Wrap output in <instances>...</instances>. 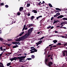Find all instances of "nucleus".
Here are the masks:
<instances>
[{
	"label": "nucleus",
	"instance_id": "obj_1",
	"mask_svg": "<svg viewBox=\"0 0 67 67\" xmlns=\"http://www.w3.org/2000/svg\"><path fill=\"white\" fill-rule=\"evenodd\" d=\"M26 57V56H23V57H17V59H19V62L20 63L21 62H23V61L25 62L26 60H25V58Z\"/></svg>",
	"mask_w": 67,
	"mask_h": 67
},
{
	"label": "nucleus",
	"instance_id": "obj_2",
	"mask_svg": "<svg viewBox=\"0 0 67 67\" xmlns=\"http://www.w3.org/2000/svg\"><path fill=\"white\" fill-rule=\"evenodd\" d=\"M33 28H32L29 30L28 33H26L25 35V36L26 38H27L31 34V32L33 31Z\"/></svg>",
	"mask_w": 67,
	"mask_h": 67
},
{
	"label": "nucleus",
	"instance_id": "obj_3",
	"mask_svg": "<svg viewBox=\"0 0 67 67\" xmlns=\"http://www.w3.org/2000/svg\"><path fill=\"white\" fill-rule=\"evenodd\" d=\"M65 55L67 56V51H64L63 53V56H65Z\"/></svg>",
	"mask_w": 67,
	"mask_h": 67
},
{
	"label": "nucleus",
	"instance_id": "obj_4",
	"mask_svg": "<svg viewBox=\"0 0 67 67\" xmlns=\"http://www.w3.org/2000/svg\"><path fill=\"white\" fill-rule=\"evenodd\" d=\"M17 59V58L16 57H15L13 58H10L9 59L10 60H11V62H12V61H13V60H16V59Z\"/></svg>",
	"mask_w": 67,
	"mask_h": 67
},
{
	"label": "nucleus",
	"instance_id": "obj_5",
	"mask_svg": "<svg viewBox=\"0 0 67 67\" xmlns=\"http://www.w3.org/2000/svg\"><path fill=\"white\" fill-rule=\"evenodd\" d=\"M22 39L21 37H20L18 39H15V41H17V42H20V41H22Z\"/></svg>",
	"mask_w": 67,
	"mask_h": 67
},
{
	"label": "nucleus",
	"instance_id": "obj_6",
	"mask_svg": "<svg viewBox=\"0 0 67 67\" xmlns=\"http://www.w3.org/2000/svg\"><path fill=\"white\" fill-rule=\"evenodd\" d=\"M24 31H23L22 32H21L20 34L18 35V36L16 37V38H17V37H18L19 36H22V35H23V34H24Z\"/></svg>",
	"mask_w": 67,
	"mask_h": 67
},
{
	"label": "nucleus",
	"instance_id": "obj_7",
	"mask_svg": "<svg viewBox=\"0 0 67 67\" xmlns=\"http://www.w3.org/2000/svg\"><path fill=\"white\" fill-rule=\"evenodd\" d=\"M64 23L66 24H67V22H66V21L63 22L61 23V24H60V25H62V24H64Z\"/></svg>",
	"mask_w": 67,
	"mask_h": 67
},
{
	"label": "nucleus",
	"instance_id": "obj_8",
	"mask_svg": "<svg viewBox=\"0 0 67 67\" xmlns=\"http://www.w3.org/2000/svg\"><path fill=\"white\" fill-rule=\"evenodd\" d=\"M23 10V7H20L19 9L20 12H21Z\"/></svg>",
	"mask_w": 67,
	"mask_h": 67
},
{
	"label": "nucleus",
	"instance_id": "obj_9",
	"mask_svg": "<svg viewBox=\"0 0 67 67\" xmlns=\"http://www.w3.org/2000/svg\"><path fill=\"white\" fill-rule=\"evenodd\" d=\"M64 17V16H63V15H61L60 16H59L58 17H57V18H58V19H59V18H63Z\"/></svg>",
	"mask_w": 67,
	"mask_h": 67
},
{
	"label": "nucleus",
	"instance_id": "obj_10",
	"mask_svg": "<svg viewBox=\"0 0 67 67\" xmlns=\"http://www.w3.org/2000/svg\"><path fill=\"white\" fill-rule=\"evenodd\" d=\"M47 62H48V59H46L45 60V63L46 65H47Z\"/></svg>",
	"mask_w": 67,
	"mask_h": 67
},
{
	"label": "nucleus",
	"instance_id": "obj_11",
	"mask_svg": "<svg viewBox=\"0 0 67 67\" xmlns=\"http://www.w3.org/2000/svg\"><path fill=\"white\" fill-rule=\"evenodd\" d=\"M34 26V24H29V27H31V26Z\"/></svg>",
	"mask_w": 67,
	"mask_h": 67
},
{
	"label": "nucleus",
	"instance_id": "obj_12",
	"mask_svg": "<svg viewBox=\"0 0 67 67\" xmlns=\"http://www.w3.org/2000/svg\"><path fill=\"white\" fill-rule=\"evenodd\" d=\"M21 38H22V40H24V39H25L26 38L25 37V35L21 37Z\"/></svg>",
	"mask_w": 67,
	"mask_h": 67
},
{
	"label": "nucleus",
	"instance_id": "obj_13",
	"mask_svg": "<svg viewBox=\"0 0 67 67\" xmlns=\"http://www.w3.org/2000/svg\"><path fill=\"white\" fill-rule=\"evenodd\" d=\"M19 46H15L13 47L12 48H16V47H18Z\"/></svg>",
	"mask_w": 67,
	"mask_h": 67
},
{
	"label": "nucleus",
	"instance_id": "obj_14",
	"mask_svg": "<svg viewBox=\"0 0 67 67\" xmlns=\"http://www.w3.org/2000/svg\"><path fill=\"white\" fill-rule=\"evenodd\" d=\"M34 16H31V18L30 20H33L34 18Z\"/></svg>",
	"mask_w": 67,
	"mask_h": 67
},
{
	"label": "nucleus",
	"instance_id": "obj_15",
	"mask_svg": "<svg viewBox=\"0 0 67 67\" xmlns=\"http://www.w3.org/2000/svg\"><path fill=\"white\" fill-rule=\"evenodd\" d=\"M55 9L57 10H59L60 11L62 10L58 8H55Z\"/></svg>",
	"mask_w": 67,
	"mask_h": 67
},
{
	"label": "nucleus",
	"instance_id": "obj_16",
	"mask_svg": "<svg viewBox=\"0 0 67 67\" xmlns=\"http://www.w3.org/2000/svg\"><path fill=\"white\" fill-rule=\"evenodd\" d=\"M42 16H40L38 17H37L36 18V19L37 20H38V19L40 18H42Z\"/></svg>",
	"mask_w": 67,
	"mask_h": 67
},
{
	"label": "nucleus",
	"instance_id": "obj_17",
	"mask_svg": "<svg viewBox=\"0 0 67 67\" xmlns=\"http://www.w3.org/2000/svg\"><path fill=\"white\" fill-rule=\"evenodd\" d=\"M5 44L7 45H8V46H9V47H10V46H11V45H12V44H8L7 43H5Z\"/></svg>",
	"mask_w": 67,
	"mask_h": 67
},
{
	"label": "nucleus",
	"instance_id": "obj_18",
	"mask_svg": "<svg viewBox=\"0 0 67 67\" xmlns=\"http://www.w3.org/2000/svg\"><path fill=\"white\" fill-rule=\"evenodd\" d=\"M11 65V62L8 63L7 64V66H9Z\"/></svg>",
	"mask_w": 67,
	"mask_h": 67
},
{
	"label": "nucleus",
	"instance_id": "obj_19",
	"mask_svg": "<svg viewBox=\"0 0 67 67\" xmlns=\"http://www.w3.org/2000/svg\"><path fill=\"white\" fill-rule=\"evenodd\" d=\"M31 57L32 59H34L35 58V56L34 55H32L31 56Z\"/></svg>",
	"mask_w": 67,
	"mask_h": 67
},
{
	"label": "nucleus",
	"instance_id": "obj_20",
	"mask_svg": "<svg viewBox=\"0 0 67 67\" xmlns=\"http://www.w3.org/2000/svg\"><path fill=\"white\" fill-rule=\"evenodd\" d=\"M63 20H64V21H65V20H67V18H62Z\"/></svg>",
	"mask_w": 67,
	"mask_h": 67
},
{
	"label": "nucleus",
	"instance_id": "obj_21",
	"mask_svg": "<svg viewBox=\"0 0 67 67\" xmlns=\"http://www.w3.org/2000/svg\"><path fill=\"white\" fill-rule=\"evenodd\" d=\"M51 47H52H52H53V48H54V47L55 48V47H57V46H56V45H54L52 46H51Z\"/></svg>",
	"mask_w": 67,
	"mask_h": 67
},
{
	"label": "nucleus",
	"instance_id": "obj_22",
	"mask_svg": "<svg viewBox=\"0 0 67 67\" xmlns=\"http://www.w3.org/2000/svg\"><path fill=\"white\" fill-rule=\"evenodd\" d=\"M53 42L54 43H57V41L56 40H54L53 41Z\"/></svg>",
	"mask_w": 67,
	"mask_h": 67
},
{
	"label": "nucleus",
	"instance_id": "obj_23",
	"mask_svg": "<svg viewBox=\"0 0 67 67\" xmlns=\"http://www.w3.org/2000/svg\"><path fill=\"white\" fill-rule=\"evenodd\" d=\"M42 42V41L41 40L38 42V43L39 44H41Z\"/></svg>",
	"mask_w": 67,
	"mask_h": 67
},
{
	"label": "nucleus",
	"instance_id": "obj_24",
	"mask_svg": "<svg viewBox=\"0 0 67 67\" xmlns=\"http://www.w3.org/2000/svg\"><path fill=\"white\" fill-rule=\"evenodd\" d=\"M48 5L50 7H51V8H52V5L51 3H49L48 4Z\"/></svg>",
	"mask_w": 67,
	"mask_h": 67
},
{
	"label": "nucleus",
	"instance_id": "obj_25",
	"mask_svg": "<svg viewBox=\"0 0 67 67\" xmlns=\"http://www.w3.org/2000/svg\"><path fill=\"white\" fill-rule=\"evenodd\" d=\"M30 6V4L29 3H27L26 6L27 7H29V6Z\"/></svg>",
	"mask_w": 67,
	"mask_h": 67
},
{
	"label": "nucleus",
	"instance_id": "obj_26",
	"mask_svg": "<svg viewBox=\"0 0 67 67\" xmlns=\"http://www.w3.org/2000/svg\"><path fill=\"white\" fill-rule=\"evenodd\" d=\"M58 44H57L56 45H60L62 44H61L60 43H58Z\"/></svg>",
	"mask_w": 67,
	"mask_h": 67
},
{
	"label": "nucleus",
	"instance_id": "obj_27",
	"mask_svg": "<svg viewBox=\"0 0 67 67\" xmlns=\"http://www.w3.org/2000/svg\"><path fill=\"white\" fill-rule=\"evenodd\" d=\"M26 60H32V58H27V59H26Z\"/></svg>",
	"mask_w": 67,
	"mask_h": 67
},
{
	"label": "nucleus",
	"instance_id": "obj_28",
	"mask_svg": "<svg viewBox=\"0 0 67 67\" xmlns=\"http://www.w3.org/2000/svg\"><path fill=\"white\" fill-rule=\"evenodd\" d=\"M60 14L59 13H57L56 14H57V16H58V15H59Z\"/></svg>",
	"mask_w": 67,
	"mask_h": 67
},
{
	"label": "nucleus",
	"instance_id": "obj_29",
	"mask_svg": "<svg viewBox=\"0 0 67 67\" xmlns=\"http://www.w3.org/2000/svg\"><path fill=\"white\" fill-rule=\"evenodd\" d=\"M57 21H54V23H53V24H55V23H57Z\"/></svg>",
	"mask_w": 67,
	"mask_h": 67
},
{
	"label": "nucleus",
	"instance_id": "obj_30",
	"mask_svg": "<svg viewBox=\"0 0 67 67\" xmlns=\"http://www.w3.org/2000/svg\"><path fill=\"white\" fill-rule=\"evenodd\" d=\"M3 40V38H2L0 37V41H2V42H3L2 41Z\"/></svg>",
	"mask_w": 67,
	"mask_h": 67
},
{
	"label": "nucleus",
	"instance_id": "obj_31",
	"mask_svg": "<svg viewBox=\"0 0 67 67\" xmlns=\"http://www.w3.org/2000/svg\"><path fill=\"white\" fill-rule=\"evenodd\" d=\"M40 23L41 24H42V22H43V20L42 19L41 20H40Z\"/></svg>",
	"mask_w": 67,
	"mask_h": 67
},
{
	"label": "nucleus",
	"instance_id": "obj_32",
	"mask_svg": "<svg viewBox=\"0 0 67 67\" xmlns=\"http://www.w3.org/2000/svg\"><path fill=\"white\" fill-rule=\"evenodd\" d=\"M20 14H21V13L20 12H18L17 13V15H20Z\"/></svg>",
	"mask_w": 67,
	"mask_h": 67
},
{
	"label": "nucleus",
	"instance_id": "obj_33",
	"mask_svg": "<svg viewBox=\"0 0 67 67\" xmlns=\"http://www.w3.org/2000/svg\"><path fill=\"white\" fill-rule=\"evenodd\" d=\"M0 49H1V51H3V48H2V46H1L0 48Z\"/></svg>",
	"mask_w": 67,
	"mask_h": 67
},
{
	"label": "nucleus",
	"instance_id": "obj_34",
	"mask_svg": "<svg viewBox=\"0 0 67 67\" xmlns=\"http://www.w3.org/2000/svg\"><path fill=\"white\" fill-rule=\"evenodd\" d=\"M34 12L35 13H37V11L36 10H34Z\"/></svg>",
	"mask_w": 67,
	"mask_h": 67
},
{
	"label": "nucleus",
	"instance_id": "obj_35",
	"mask_svg": "<svg viewBox=\"0 0 67 67\" xmlns=\"http://www.w3.org/2000/svg\"><path fill=\"white\" fill-rule=\"evenodd\" d=\"M64 37L65 38H67V34L66 35V36H63V37Z\"/></svg>",
	"mask_w": 67,
	"mask_h": 67
},
{
	"label": "nucleus",
	"instance_id": "obj_36",
	"mask_svg": "<svg viewBox=\"0 0 67 67\" xmlns=\"http://www.w3.org/2000/svg\"><path fill=\"white\" fill-rule=\"evenodd\" d=\"M1 5H4V3H1L0 4Z\"/></svg>",
	"mask_w": 67,
	"mask_h": 67
},
{
	"label": "nucleus",
	"instance_id": "obj_37",
	"mask_svg": "<svg viewBox=\"0 0 67 67\" xmlns=\"http://www.w3.org/2000/svg\"><path fill=\"white\" fill-rule=\"evenodd\" d=\"M51 27V26H49L48 27H47V29H50Z\"/></svg>",
	"mask_w": 67,
	"mask_h": 67
},
{
	"label": "nucleus",
	"instance_id": "obj_38",
	"mask_svg": "<svg viewBox=\"0 0 67 67\" xmlns=\"http://www.w3.org/2000/svg\"><path fill=\"white\" fill-rule=\"evenodd\" d=\"M12 44H16V42H12Z\"/></svg>",
	"mask_w": 67,
	"mask_h": 67
},
{
	"label": "nucleus",
	"instance_id": "obj_39",
	"mask_svg": "<svg viewBox=\"0 0 67 67\" xmlns=\"http://www.w3.org/2000/svg\"><path fill=\"white\" fill-rule=\"evenodd\" d=\"M5 8H8V7H9V6H8V5H5Z\"/></svg>",
	"mask_w": 67,
	"mask_h": 67
},
{
	"label": "nucleus",
	"instance_id": "obj_40",
	"mask_svg": "<svg viewBox=\"0 0 67 67\" xmlns=\"http://www.w3.org/2000/svg\"><path fill=\"white\" fill-rule=\"evenodd\" d=\"M34 51V52H37V50L35 48V49Z\"/></svg>",
	"mask_w": 67,
	"mask_h": 67
},
{
	"label": "nucleus",
	"instance_id": "obj_41",
	"mask_svg": "<svg viewBox=\"0 0 67 67\" xmlns=\"http://www.w3.org/2000/svg\"><path fill=\"white\" fill-rule=\"evenodd\" d=\"M0 65H2L1 66H3V64L1 62H0Z\"/></svg>",
	"mask_w": 67,
	"mask_h": 67
},
{
	"label": "nucleus",
	"instance_id": "obj_42",
	"mask_svg": "<svg viewBox=\"0 0 67 67\" xmlns=\"http://www.w3.org/2000/svg\"><path fill=\"white\" fill-rule=\"evenodd\" d=\"M12 39H7L8 41H12Z\"/></svg>",
	"mask_w": 67,
	"mask_h": 67
},
{
	"label": "nucleus",
	"instance_id": "obj_43",
	"mask_svg": "<svg viewBox=\"0 0 67 67\" xmlns=\"http://www.w3.org/2000/svg\"><path fill=\"white\" fill-rule=\"evenodd\" d=\"M57 12H59V10H56L55 12V13H56Z\"/></svg>",
	"mask_w": 67,
	"mask_h": 67
},
{
	"label": "nucleus",
	"instance_id": "obj_44",
	"mask_svg": "<svg viewBox=\"0 0 67 67\" xmlns=\"http://www.w3.org/2000/svg\"><path fill=\"white\" fill-rule=\"evenodd\" d=\"M36 44H37V46H38V45H39V44H39V43H38V42L36 43Z\"/></svg>",
	"mask_w": 67,
	"mask_h": 67
},
{
	"label": "nucleus",
	"instance_id": "obj_45",
	"mask_svg": "<svg viewBox=\"0 0 67 67\" xmlns=\"http://www.w3.org/2000/svg\"><path fill=\"white\" fill-rule=\"evenodd\" d=\"M34 51H32L31 52V53H34Z\"/></svg>",
	"mask_w": 67,
	"mask_h": 67
},
{
	"label": "nucleus",
	"instance_id": "obj_46",
	"mask_svg": "<svg viewBox=\"0 0 67 67\" xmlns=\"http://www.w3.org/2000/svg\"><path fill=\"white\" fill-rule=\"evenodd\" d=\"M53 19H54V17H52L51 18V21H52Z\"/></svg>",
	"mask_w": 67,
	"mask_h": 67
},
{
	"label": "nucleus",
	"instance_id": "obj_47",
	"mask_svg": "<svg viewBox=\"0 0 67 67\" xmlns=\"http://www.w3.org/2000/svg\"><path fill=\"white\" fill-rule=\"evenodd\" d=\"M30 15H31V14L30 13L28 14V15H27L28 16H30Z\"/></svg>",
	"mask_w": 67,
	"mask_h": 67
},
{
	"label": "nucleus",
	"instance_id": "obj_48",
	"mask_svg": "<svg viewBox=\"0 0 67 67\" xmlns=\"http://www.w3.org/2000/svg\"><path fill=\"white\" fill-rule=\"evenodd\" d=\"M54 17H57V14H56V15H54Z\"/></svg>",
	"mask_w": 67,
	"mask_h": 67
},
{
	"label": "nucleus",
	"instance_id": "obj_49",
	"mask_svg": "<svg viewBox=\"0 0 67 67\" xmlns=\"http://www.w3.org/2000/svg\"><path fill=\"white\" fill-rule=\"evenodd\" d=\"M54 29V26H52L51 27V29Z\"/></svg>",
	"mask_w": 67,
	"mask_h": 67
},
{
	"label": "nucleus",
	"instance_id": "obj_50",
	"mask_svg": "<svg viewBox=\"0 0 67 67\" xmlns=\"http://www.w3.org/2000/svg\"><path fill=\"white\" fill-rule=\"evenodd\" d=\"M24 30H27V27H25L24 28Z\"/></svg>",
	"mask_w": 67,
	"mask_h": 67
},
{
	"label": "nucleus",
	"instance_id": "obj_51",
	"mask_svg": "<svg viewBox=\"0 0 67 67\" xmlns=\"http://www.w3.org/2000/svg\"><path fill=\"white\" fill-rule=\"evenodd\" d=\"M67 43H66L65 44H64V46H67Z\"/></svg>",
	"mask_w": 67,
	"mask_h": 67
},
{
	"label": "nucleus",
	"instance_id": "obj_52",
	"mask_svg": "<svg viewBox=\"0 0 67 67\" xmlns=\"http://www.w3.org/2000/svg\"><path fill=\"white\" fill-rule=\"evenodd\" d=\"M16 44H20V43L19 42H16Z\"/></svg>",
	"mask_w": 67,
	"mask_h": 67
},
{
	"label": "nucleus",
	"instance_id": "obj_53",
	"mask_svg": "<svg viewBox=\"0 0 67 67\" xmlns=\"http://www.w3.org/2000/svg\"><path fill=\"white\" fill-rule=\"evenodd\" d=\"M26 27H29V24L27 25L26 26Z\"/></svg>",
	"mask_w": 67,
	"mask_h": 67
},
{
	"label": "nucleus",
	"instance_id": "obj_54",
	"mask_svg": "<svg viewBox=\"0 0 67 67\" xmlns=\"http://www.w3.org/2000/svg\"><path fill=\"white\" fill-rule=\"evenodd\" d=\"M42 20V21H43L44 22V21L45 20V18H43Z\"/></svg>",
	"mask_w": 67,
	"mask_h": 67
},
{
	"label": "nucleus",
	"instance_id": "obj_55",
	"mask_svg": "<svg viewBox=\"0 0 67 67\" xmlns=\"http://www.w3.org/2000/svg\"><path fill=\"white\" fill-rule=\"evenodd\" d=\"M26 26V25L25 24L24 25V27L23 28L24 29V28H25V27Z\"/></svg>",
	"mask_w": 67,
	"mask_h": 67
},
{
	"label": "nucleus",
	"instance_id": "obj_56",
	"mask_svg": "<svg viewBox=\"0 0 67 67\" xmlns=\"http://www.w3.org/2000/svg\"><path fill=\"white\" fill-rule=\"evenodd\" d=\"M12 23L11 24H13V23H15V21L13 22L12 21Z\"/></svg>",
	"mask_w": 67,
	"mask_h": 67
},
{
	"label": "nucleus",
	"instance_id": "obj_57",
	"mask_svg": "<svg viewBox=\"0 0 67 67\" xmlns=\"http://www.w3.org/2000/svg\"><path fill=\"white\" fill-rule=\"evenodd\" d=\"M55 33H58V31H55Z\"/></svg>",
	"mask_w": 67,
	"mask_h": 67
},
{
	"label": "nucleus",
	"instance_id": "obj_58",
	"mask_svg": "<svg viewBox=\"0 0 67 67\" xmlns=\"http://www.w3.org/2000/svg\"><path fill=\"white\" fill-rule=\"evenodd\" d=\"M63 29H66L67 28L65 27H63Z\"/></svg>",
	"mask_w": 67,
	"mask_h": 67
},
{
	"label": "nucleus",
	"instance_id": "obj_59",
	"mask_svg": "<svg viewBox=\"0 0 67 67\" xmlns=\"http://www.w3.org/2000/svg\"><path fill=\"white\" fill-rule=\"evenodd\" d=\"M33 48H34V47H31L30 48L31 49H33Z\"/></svg>",
	"mask_w": 67,
	"mask_h": 67
},
{
	"label": "nucleus",
	"instance_id": "obj_60",
	"mask_svg": "<svg viewBox=\"0 0 67 67\" xmlns=\"http://www.w3.org/2000/svg\"><path fill=\"white\" fill-rule=\"evenodd\" d=\"M52 57V56L51 57V58H50V59H51V60H53V58H51Z\"/></svg>",
	"mask_w": 67,
	"mask_h": 67
},
{
	"label": "nucleus",
	"instance_id": "obj_61",
	"mask_svg": "<svg viewBox=\"0 0 67 67\" xmlns=\"http://www.w3.org/2000/svg\"><path fill=\"white\" fill-rule=\"evenodd\" d=\"M52 48L53 49H56V48Z\"/></svg>",
	"mask_w": 67,
	"mask_h": 67
},
{
	"label": "nucleus",
	"instance_id": "obj_62",
	"mask_svg": "<svg viewBox=\"0 0 67 67\" xmlns=\"http://www.w3.org/2000/svg\"><path fill=\"white\" fill-rule=\"evenodd\" d=\"M63 27H62V26H60V29H63Z\"/></svg>",
	"mask_w": 67,
	"mask_h": 67
},
{
	"label": "nucleus",
	"instance_id": "obj_63",
	"mask_svg": "<svg viewBox=\"0 0 67 67\" xmlns=\"http://www.w3.org/2000/svg\"><path fill=\"white\" fill-rule=\"evenodd\" d=\"M27 54H27L26 53H24V55H25V56H26V55H27Z\"/></svg>",
	"mask_w": 67,
	"mask_h": 67
},
{
	"label": "nucleus",
	"instance_id": "obj_64",
	"mask_svg": "<svg viewBox=\"0 0 67 67\" xmlns=\"http://www.w3.org/2000/svg\"><path fill=\"white\" fill-rule=\"evenodd\" d=\"M54 44H50L49 45V46H52V45H53Z\"/></svg>",
	"mask_w": 67,
	"mask_h": 67
}]
</instances>
